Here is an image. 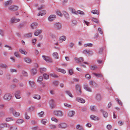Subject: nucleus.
<instances>
[{"label":"nucleus","mask_w":130,"mask_h":130,"mask_svg":"<svg viewBox=\"0 0 130 130\" xmlns=\"http://www.w3.org/2000/svg\"><path fill=\"white\" fill-rule=\"evenodd\" d=\"M81 88V86L79 84H77L75 85V88L76 91L78 95H80L82 93Z\"/></svg>","instance_id":"nucleus-1"},{"label":"nucleus","mask_w":130,"mask_h":130,"mask_svg":"<svg viewBox=\"0 0 130 130\" xmlns=\"http://www.w3.org/2000/svg\"><path fill=\"white\" fill-rule=\"evenodd\" d=\"M18 6L15 5H12L8 7V9L10 10L13 11H17L18 9Z\"/></svg>","instance_id":"nucleus-2"},{"label":"nucleus","mask_w":130,"mask_h":130,"mask_svg":"<svg viewBox=\"0 0 130 130\" xmlns=\"http://www.w3.org/2000/svg\"><path fill=\"white\" fill-rule=\"evenodd\" d=\"M54 26L56 29L59 30L61 29L62 25L61 23L57 22L55 23Z\"/></svg>","instance_id":"nucleus-3"},{"label":"nucleus","mask_w":130,"mask_h":130,"mask_svg":"<svg viewBox=\"0 0 130 130\" xmlns=\"http://www.w3.org/2000/svg\"><path fill=\"white\" fill-rule=\"evenodd\" d=\"M10 111L15 117H17L20 115V113L17 112L13 108H11L10 109Z\"/></svg>","instance_id":"nucleus-4"},{"label":"nucleus","mask_w":130,"mask_h":130,"mask_svg":"<svg viewBox=\"0 0 130 130\" xmlns=\"http://www.w3.org/2000/svg\"><path fill=\"white\" fill-rule=\"evenodd\" d=\"M54 115L57 116H62V112L60 111H55L53 112Z\"/></svg>","instance_id":"nucleus-5"},{"label":"nucleus","mask_w":130,"mask_h":130,"mask_svg":"<svg viewBox=\"0 0 130 130\" xmlns=\"http://www.w3.org/2000/svg\"><path fill=\"white\" fill-rule=\"evenodd\" d=\"M21 91L20 90H18L15 93V96L17 99H20L21 98L20 94Z\"/></svg>","instance_id":"nucleus-6"},{"label":"nucleus","mask_w":130,"mask_h":130,"mask_svg":"<svg viewBox=\"0 0 130 130\" xmlns=\"http://www.w3.org/2000/svg\"><path fill=\"white\" fill-rule=\"evenodd\" d=\"M4 98L5 100L9 101L11 99L12 96L10 94L8 93L5 94Z\"/></svg>","instance_id":"nucleus-7"},{"label":"nucleus","mask_w":130,"mask_h":130,"mask_svg":"<svg viewBox=\"0 0 130 130\" xmlns=\"http://www.w3.org/2000/svg\"><path fill=\"white\" fill-rule=\"evenodd\" d=\"M42 57L43 59L45 60L46 61L50 62H52L53 61L52 59L48 56L43 55Z\"/></svg>","instance_id":"nucleus-8"},{"label":"nucleus","mask_w":130,"mask_h":130,"mask_svg":"<svg viewBox=\"0 0 130 130\" xmlns=\"http://www.w3.org/2000/svg\"><path fill=\"white\" fill-rule=\"evenodd\" d=\"M83 53L85 54H88L89 55H91L93 54L92 52L90 50H86L83 51Z\"/></svg>","instance_id":"nucleus-9"},{"label":"nucleus","mask_w":130,"mask_h":130,"mask_svg":"<svg viewBox=\"0 0 130 130\" xmlns=\"http://www.w3.org/2000/svg\"><path fill=\"white\" fill-rule=\"evenodd\" d=\"M58 126L59 128H65L67 127V125L65 123H61L59 124Z\"/></svg>","instance_id":"nucleus-10"},{"label":"nucleus","mask_w":130,"mask_h":130,"mask_svg":"<svg viewBox=\"0 0 130 130\" xmlns=\"http://www.w3.org/2000/svg\"><path fill=\"white\" fill-rule=\"evenodd\" d=\"M74 59L75 61H76L77 63H81L82 61H83L84 59L82 57H80L79 58H75Z\"/></svg>","instance_id":"nucleus-11"},{"label":"nucleus","mask_w":130,"mask_h":130,"mask_svg":"<svg viewBox=\"0 0 130 130\" xmlns=\"http://www.w3.org/2000/svg\"><path fill=\"white\" fill-rule=\"evenodd\" d=\"M54 101L53 100H51L49 102V104L50 107L52 109H53L55 107V106L54 104Z\"/></svg>","instance_id":"nucleus-12"},{"label":"nucleus","mask_w":130,"mask_h":130,"mask_svg":"<svg viewBox=\"0 0 130 130\" xmlns=\"http://www.w3.org/2000/svg\"><path fill=\"white\" fill-rule=\"evenodd\" d=\"M20 21V20L19 19H15L14 18H12L11 22L12 23H16L17 22H19Z\"/></svg>","instance_id":"nucleus-13"},{"label":"nucleus","mask_w":130,"mask_h":130,"mask_svg":"<svg viewBox=\"0 0 130 130\" xmlns=\"http://www.w3.org/2000/svg\"><path fill=\"white\" fill-rule=\"evenodd\" d=\"M56 18V16L55 15H50L48 18V20L50 21H52L54 20V18Z\"/></svg>","instance_id":"nucleus-14"},{"label":"nucleus","mask_w":130,"mask_h":130,"mask_svg":"<svg viewBox=\"0 0 130 130\" xmlns=\"http://www.w3.org/2000/svg\"><path fill=\"white\" fill-rule=\"evenodd\" d=\"M42 32V30H36L34 32V35L37 36L40 34Z\"/></svg>","instance_id":"nucleus-15"},{"label":"nucleus","mask_w":130,"mask_h":130,"mask_svg":"<svg viewBox=\"0 0 130 130\" xmlns=\"http://www.w3.org/2000/svg\"><path fill=\"white\" fill-rule=\"evenodd\" d=\"M76 100L77 101L79 102H80L81 103H84L85 102V100L83 99L80 98H78L76 99Z\"/></svg>","instance_id":"nucleus-16"},{"label":"nucleus","mask_w":130,"mask_h":130,"mask_svg":"<svg viewBox=\"0 0 130 130\" xmlns=\"http://www.w3.org/2000/svg\"><path fill=\"white\" fill-rule=\"evenodd\" d=\"M12 3V0H9L5 3V6L7 7V6L11 5Z\"/></svg>","instance_id":"nucleus-17"},{"label":"nucleus","mask_w":130,"mask_h":130,"mask_svg":"<svg viewBox=\"0 0 130 130\" xmlns=\"http://www.w3.org/2000/svg\"><path fill=\"white\" fill-rule=\"evenodd\" d=\"M101 112H103V115L105 118H107L108 116V113L105 111H104L103 109H101Z\"/></svg>","instance_id":"nucleus-18"},{"label":"nucleus","mask_w":130,"mask_h":130,"mask_svg":"<svg viewBox=\"0 0 130 130\" xmlns=\"http://www.w3.org/2000/svg\"><path fill=\"white\" fill-rule=\"evenodd\" d=\"M31 73L33 75H35L37 73V70L36 69H32L31 70Z\"/></svg>","instance_id":"nucleus-19"},{"label":"nucleus","mask_w":130,"mask_h":130,"mask_svg":"<svg viewBox=\"0 0 130 130\" xmlns=\"http://www.w3.org/2000/svg\"><path fill=\"white\" fill-rule=\"evenodd\" d=\"M38 25V24L36 23H32L31 26L32 29H34L37 28V26Z\"/></svg>","instance_id":"nucleus-20"},{"label":"nucleus","mask_w":130,"mask_h":130,"mask_svg":"<svg viewBox=\"0 0 130 130\" xmlns=\"http://www.w3.org/2000/svg\"><path fill=\"white\" fill-rule=\"evenodd\" d=\"M46 11L43 10L41 12H39L38 15V16H42L45 14L46 13Z\"/></svg>","instance_id":"nucleus-21"},{"label":"nucleus","mask_w":130,"mask_h":130,"mask_svg":"<svg viewBox=\"0 0 130 130\" xmlns=\"http://www.w3.org/2000/svg\"><path fill=\"white\" fill-rule=\"evenodd\" d=\"M84 88L87 91H88L89 92L92 91V90L87 85H84Z\"/></svg>","instance_id":"nucleus-22"},{"label":"nucleus","mask_w":130,"mask_h":130,"mask_svg":"<svg viewBox=\"0 0 130 130\" xmlns=\"http://www.w3.org/2000/svg\"><path fill=\"white\" fill-rule=\"evenodd\" d=\"M75 114V112L73 111H71L69 112L68 115L69 116L72 117Z\"/></svg>","instance_id":"nucleus-23"},{"label":"nucleus","mask_w":130,"mask_h":130,"mask_svg":"<svg viewBox=\"0 0 130 130\" xmlns=\"http://www.w3.org/2000/svg\"><path fill=\"white\" fill-rule=\"evenodd\" d=\"M32 34L31 33H28L26 34L24 36V37L25 38H28L31 37Z\"/></svg>","instance_id":"nucleus-24"},{"label":"nucleus","mask_w":130,"mask_h":130,"mask_svg":"<svg viewBox=\"0 0 130 130\" xmlns=\"http://www.w3.org/2000/svg\"><path fill=\"white\" fill-rule=\"evenodd\" d=\"M96 98L98 101H100L101 99V96L99 94H97L96 96Z\"/></svg>","instance_id":"nucleus-25"},{"label":"nucleus","mask_w":130,"mask_h":130,"mask_svg":"<svg viewBox=\"0 0 130 130\" xmlns=\"http://www.w3.org/2000/svg\"><path fill=\"white\" fill-rule=\"evenodd\" d=\"M24 59L25 61L28 63H30L31 61V59L28 57H26Z\"/></svg>","instance_id":"nucleus-26"},{"label":"nucleus","mask_w":130,"mask_h":130,"mask_svg":"<svg viewBox=\"0 0 130 130\" xmlns=\"http://www.w3.org/2000/svg\"><path fill=\"white\" fill-rule=\"evenodd\" d=\"M57 71H58L60 72L63 73H66V71L64 69H62L60 68H57Z\"/></svg>","instance_id":"nucleus-27"},{"label":"nucleus","mask_w":130,"mask_h":130,"mask_svg":"<svg viewBox=\"0 0 130 130\" xmlns=\"http://www.w3.org/2000/svg\"><path fill=\"white\" fill-rule=\"evenodd\" d=\"M43 79V76H41L39 77L38 79L37 80V81L38 82L41 84Z\"/></svg>","instance_id":"nucleus-28"},{"label":"nucleus","mask_w":130,"mask_h":130,"mask_svg":"<svg viewBox=\"0 0 130 130\" xmlns=\"http://www.w3.org/2000/svg\"><path fill=\"white\" fill-rule=\"evenodd\" d=\"M90 84L92 86V87L95 86H96V84L94 82H93L92 81H90L89 82Z\"/></svg>","instance_id":"nucleus-29"},{"label":"nucleus","mask_w":130,"mask_h":130,"mask_svg":"<svg viewBox=\"0 0 130 130\" xmlns=\"http://www.w3.org/2000/svg\"><path fill=\"white\" fill-rule=\"evenodd\" d=\"M77 129H78L79 130H83V127L80 125H78L76 126Z\"/></svg>","instance_id":"nucleus-30"},{"label":"nucleus","mask_w":130,"mask_h":130,"mask_svg":"<svg viewBox=\"0 0 130 130\" xmlns=\"http://www.w3.org/2000/svg\"><path fill=\"white\" fill-rule=\"evenodd\" d=\"M53 55L55 58L57 59L58 58V54L57 52H55L53 53Z\"/></svg>","instance_id":"nucleus-31"},{"label":"nucleus","mask_w":130,"mask_h":130,"mask_svg":"<svg viewBox=\"0 0 130 130\" xmlns=\"http://www.w3.org/2000/svg\"><path fill=\"white\" fill-rule=\"evenodd\" d=\"M49 126L52 129H54L56 128V126L55 125L52 124H50Z\"/></svg>","instance_id":"nucleus-32"},{"label":"nucleus","mask_w":130,"mask_h":130,"mask_svg":"<svg viewBox=\"0 0 130 130\" xmlns=\"http://www.w3.org/2000/svg\"><path fill=\"white\" fill-rule=\"evenodd\" d=\"M43 75L45 79H48L49 77V75L47 74H43Z\"/></svg>","instance_id":"nucleus-33"},{"label":"nucleus","mask_w":130,"mask_h":130,"mask_svg":"<svg viewBox=\"0 0 130 130\" xmlns=\"http://www.w3.org/2000/svg\"><path fill=\"white\" fill-rule=\"evenodd\" d=\"M66 40V37L65 36H63L60 37L59 39L60 41L62 40L61 42H62L63 41H64Z\"/></svg>","instance_id":"nucleus-34"},{"label":"nucleus","mask_w":130,"mask_h":130,"mask_svg":"<svg viewBox=\"0 0 130 130\" xmlns=\"http://www.w3.org/2000/svg\"><path fill=\"white\" fill-rule=\"evenodd\" d=\"M91 12L94 14H97L98 15L99 14V11L97 10H92Z\"/></svg>","instance_id":"nucleus-35"},{"label":"nucleus","mask_w":130,"mask_h":130,"mask_svg":"<svg viewBox=\"0 0 130 130\" xmlns=\"http://www.w3.org/2000/svg\"><path fill=\"white\" fill-rule=\"evenodd\" d=\"M23 122L24 120L23 119H18L17 121V123L19 124H20Z\"/></svg>","instance_id":"nucleus-36"},{"label":"nucleus","mask_w":130,"mask_h":130,"mask_svg":"<svg viewBox=\"0 0 130 130\" xmlns=\"http://www.w3.org/2000/svg\"><path fill=\"white\" fill-rule=\"evenodd\" d=\"M19 52L22 54L26 55L27 54L25 50H23L22 49L19 50Z\"/></svg>","instance_id":"nucleus-37"},{"label":"nucleus","mask_w":130,"mask_h":130,"mask_svg":"<svg viewBox=\"0 0 130 130\" xmlns=\"http://www.w3.org/2000/svg\"><path fill=\"white\" fill-rule=\"evenodd\" d=\"M29 84L30 85L31 87H34L35 85V84L34 82L30 81H29Z\"/></svg>","instance_id":"nucleus-38"},{"label":"nucleus","mask_w":130,"mask_h":130,"mask_svg":"<svg viewBox=\"0 0 130 130\" xmlns=\"http://www.w3.org/2000/svg\"><path fill=\"white\" fill-rule=\"evenodd\" d=\"M65 92L69 96L73 98V97L72 95L71 94L70 91L67 90L65 91Z\"/></svg>","instance_id":"nucleus-39"},{"label":"nucleus","mask_w":130,"mask_h":130,"mask_svg":"<svg viewBox=\"0 0 130 130\" xmlns=\"http://www.w3.org/2000/svg\"><path fill=\"white\" fill-rule=\"evenodd\" d=\"M69 10L72 13H74L76 14H77V12L75 11V9H73L72 8H69Z\"/></svg>","instance_id":"nucleus-40"},{"label":"nucleus","mask_w":130,"mask_h":130,"mask_svg":"<svg viewBox=\"0 0 130 130\" xmlns=\"http://www.w3.org/2000/svg\"><path fill=\"white\" fill-rule=\"evenodd\" d=\"M115 100L117 103L121 106L122 105V104L121 101L118 98H116Z\"/></svg>","instance_id":"nucleus-41"},{"label":"nucleus","mask_w":130,"mask_h":130,"mask_svg":"<svg viewBox=\"0 0 130 130\" xmlns=\"http://www.w3.org/2000/svg\"><path fill=\"white\" fill-rule=\"evenodd\" d=\"M33 98L35 99L39 100L40 99V95H36L33 97Z\"/></svg>","instance_id":"nucleus-42"},{"label":"nucleus","mask_w":130,"mask_h":130,"mask_svg":"<svg viewBox=\"0 0 130 130\" xmlns=\"http://www.w3.org/2000/svg\"><path fill=\"white\" fill-rule=\"evenodd\" d=\"M0 67L2 68H6L7 66L6 64H0Z\"/></svg>","instance_id":"nucleus-43"},{"label":"nucleus","mask_w":130,"mask_h":130,"mask_svg":"<svg viewBox=\"0 0 130 130\" xmlns=\"http://www.w3.org/2000/svg\"><path fill=\"white\" fill-rule=\"evenodd\" d=\"M47 120L46 119H43L42 120L41 122L42 123L44 124L45 125L46 124V122Z\"/></svg>","instance_id":"nucleus-44"},{"label":"nucleus","mask_w":130,"mask_h":130,"mask_svg":"<svg viewBox=\"0 0 130 130\" xmlns=\"http://www.w3.org/2000/svg\"><path fill=\"white\" fill-rule=\"evenodd\" d=\"M92 20L93 21L96 23H98V20L97 19L95 18H92Z\"/></svg>","instance_id":"nucleus-45"},{"label":"nucleus","mask_w":130,"mask_h":130,"mask_svg":"<svg viewBox=\"0 0 130 130\" xmlns=\"http://www.w3.org/2000/svg\"><path fill=\"white\" fill-rule=\"evenodd\" d=\"M98 68V67L96 66H92L91 67V69L92 70H94Z\"/></svg>","instance_id":"nucleus-46"},{"label":"nucleus","mask_w":130,"mask_h":130,"mask_svg":"<svg viewBox=\"0 0 130 130\" xmlns=\"http://www.w3.org/2000/svg\"><path fill=\"white\" fill-rule=\"evenodd\" d=\"M92 44L91 43L86 44L84 45V46L85 47H86L88 46L91 47H92Z\"/></svg>","instance_id":"nucleus-47"},{"label":"nucleus","mask_w":130,"mask_h":130,"mask_svg":"<svg viewBox=\"0 0 130 130\" xmlns=\"http://www.w3.org/2000/svg\"><path fill=\"white\" fill-rule=\"evenodd\" d=\"M56 13L58 15H59L60 17H62V14L61 13V12L60 11H56Z\"/></svg>","instance_id":"nucleus-48"},{"label":"nucleus","mask_w":130,"mask_h":130,"mask_svg":"<svg viewBox=\"0 0 130 130\" xmlns=\"http://www.w3.org/2000/svg\"><path fill=\"white\" fill-rule=\"evenodd\" d=\"M64 15L67 19L68 18H69V14L66 12H65L64 13Z\"/></svg>","instance_id":"nucleus-49"},{"label":"nucleus","mask_w":130,"mask_h":130,"mask_svg":"<svg viewBox=\"0 0 130 130\" xmlns=\"http://www.w3.org/2000/svg\"><path fill=\"white\" fill-rule=\"evenodd\" d=\"M17 127L16 126H13L10 127V130H17Z\"/></svg>","instance_id":"nucleus-50"},{"label":"nucleus","mask_w":130,"mask_h":130,"mask_svg":"<svg viewBox=\"0 0 130 130\" xmlns=\"http://www.w3.org/2000/svg\"><path fill=\"white\" fill-rule=\"evenodd\" d=\"M93 74L97 77H100L102 76V75L101 74H98L95 73H93Z\"/></svg>","instance_id":"nucleus-51"},{"label":"nucleus","mask_w":130,"mask_h":130,"mask_svg":"<svg viewBox=\"0 0 130 130\" xmlns=\"http://www.w3.org/2000/svg\"><path fill=\"white\" fill-rule=\"evenodd\" d=\"M95 107V106H90V109L91 110L93 111H95V110L94 109V107Z\"/></svg>","instance_id":"nucleus-52"},{"label":"nucleus","mask_w":130,"mask_h":130,"mask_svg":"<svg viewBox=\"0 0 130 130\" xmlns=\"http://www.w3.org/2000/svg\"><path fill=\"white\" fill-rule=\"evenodd\" d=\"M44 114V112L43 111H41L39 113L38 115H39L40 117H42Z\"/></svg>","instance_id":"nucleus-53"},{"label":"nucleus","mask_w":130,"mask_h":130,"mask_svg":"<svg viewBox=\"0 0 130 130\" xmlns=\"http://www.w3.org/2000/svg\"><path fill=\"white\" fill-rule=\"evenodd\" d=\"M77 14L79 13V14H84V13L83 11H80L79 10H78L77 11Z\"/></svg>","instance_id":"nucleus-54"},{"label":"nucleus","mask_w":130,"mask_h":130,"mask_svg":"<svg viewBox=\"0 0 130 130\" xmlns=\"http://www.w3.org/2000/svg\"><path fill=\"white\" fill-rule=\"evenodd\" d=\"M50 75L55 78H56L58 77V76L54 74H50Z\"/></svg>","instance_id":"nucleus-55"},{"label":"nucleus","mask_w":130,"mask_h":130,"mask_svg":"<svg viewBox=\"0 0 130 130\" xmlns=\"http://www.w3.org/2000/svg\"><path fill=\"white\" fill-rule=\"evenodd\" d=\"M14 55L15 56L17 57H20V55L19 53L17 52H15L14 53Z\"/></svg>","instance_id":"nucleus-56"},{"label":"nucleus","mask_w":130,"mask_h":130,"mask_svg":"<svg viewBox=\"0 0 130 130\" xmlns=\"http://www.w3.org/2000/svg\"><path fill=\"white\" fill-rule=\"evenodd\" d=\"M64 106L66 107L70 108L71 107V105H69L67 103H64Z\"/></svg>","instance_id":"nucleus-57"},{"label":"nucleus","mask_w":130,"mask_h":130,"mask_svg":"<svg viewBox=\"0 0 130 130\" xmlns=\"http://www.w3.org/2000/svg\"><path fill=\"white\" fill-rule=\"evenodd\" d=\"M13 118L12 117L11 118H8L6 119V121H9L11 120H13Z\"/></svg>","instance_id":"nucleus-58"},{"label":"nucleus","mask_w":130,"mask_h":130,"mask_svg":"<svg viewBox=\"0 0 130 130\" xmlns=\"http://www.w3.org/2000/svg\"><path fill=\"white\" fill-rule=\"evenodd\" d=\"M24 26V24L23 23H21L19 24L18 26V27L19 28H22Z\"/></svg>","instance_id":"nucleus-59"},{"label":"nucleus","mask_w":130,"mask_h":130,"mask_svg":"<svg viewBox=\"0 0 130 130\" xmlns=\"http://www.w3.org/2000/svg\"><path fill=\"white\" fill-rule=\"evenodd\" d=\"M69 73L71 75H72L73 73L72 70V69H69Z\"/></svg>","instance_id":"nucleus-60"},{"label":"nucleus","mask_w":130,"mask_h":130,"mask_svg":"<svg viewBox=\"0 0 130 130\" xmlns=\"http://www.w3.org/2000/svg\"><path fill=\"white\" fill-rule=\"evenodd\" d=\"M22 73L24 76H27V72H26L25 71H22Z\"/></svg>","instance_id":"nucleus-61"},{"label":"nucleus","mask_w":130,"mask_h":130,"mask_svg":"<svg viewBox=\"0 0 130 130\" xmlns=\"http://www.w3.org/2000/svg\"><path fill=\"white\" fill-rule=\"evenodd\" d=\"M107 128L108 130H110L112 128V126L110 125H108L107 126Z\"/></svg>","instance_id":"nucleus-62"},{"label":"nucleus","mask_w":130,"mask_h":130,"mask_svg":"<svg viewBox=\"0 0 130 130\" xmlns=\"http://www.w3.org/2000/svg\"><path fill=\"white\" fill-rule=\"evenodd\" d=\"M86 77L88 79H90L91 78V76L89 74H87L85 75Z\"/></svg>","instance_id":"nucleus-63"},{"label":"nucleus","mask_w":130,"mask_h":130,"mask_svg":"<svg viewBox=\"0 0 130 130\" xmlns=\"http://www.w3.org/2000/svg\"><path fill=\"white\" fill-rule=\"evenodd\" d=\"M58 82L57 81H55L53 82V84L55 86H57L58 84Z\"/></svg>","instance_id":"nucleus-64"}]
</instances>
